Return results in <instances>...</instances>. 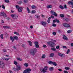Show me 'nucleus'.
Listing matches in <instances>:
<instances>
[{
  "label": "nucleus",
  "mask_w": 73,
  "mask_h": 73,
  "mask_svg": "<svg viewBox=\"0 0 73 73\" xmlns=\"http://www.w3.org/2000/svg\"><path fill=\"white\" fill-rule=\"evenodd\" d=\"M63 25L65 27H67V28L70 27V25L67 23H63Z\"/></svg>",
  "instance_id": "9"
},
{
  "label": "nucleus",
  "mask_w": 73,
  "mask_h": 73,
  "mask_svg": "<svg viewBox=\"0 0 73 73\" xmlns=\"http://www.w3.org/2000/svg\"><path fill=\"white\" fill-rule=\"evenodd\" d=\"M17 60H19V61H23V60H22L21 59H20L19 58L17 57Z\"/></svg>",
  "instance_id": "21"
},
{
  "label": "nucleus",
  "mask_w": 73,
  "mask_h": 73,
  "mask_svg": "<svg viewBox=\"0 0 73 73\" xmlns=\"http://www.w3.org/2000/svg\"><path fill=\"white\" fill-rule=\"evenodd\" d=\"M35 46L36 48H40L39 45H38V44H37V45H36V46Z\"/></svg>",
  "instance_id": "37"
},
{
  "label": "nucleus",
  "mask_w": 73,
  "mask_h": 73,
  "mask_svg": "<svg viewBox=\"0 0 73 73\" xmlns=\"http://www.w3.org/2000/svg\"><path fill=\"white\" fill-rule=\"evenodd\" d=\"M46 57V56L45 55V54H44L42 55L41 58H45Z\"/></svg>",
  "instance_id": "19"
},
{
  "label": "nucleus",
  "mask_w": 73,
  "mask_h": 73,
  "mask_svg": "<svg viewBox=\"0 0 73 73\" xmlns=\"http://www.w3.org/2000/svg\"><path fill=\"white\" fill-rule=\"evenodd\" d=\"M5 60H6V61H8V60H9V58H6L5 59Z\"/></svg>",
  "instance_id": "51"
},
{
  "label": "nucleus",
  "mask_w": 73,
  "mask_h": 73,
  "mask_svg": "<svg viewBox=\"0 0 73 73\" xmlns=\"http://www.w3.org/2000/svg\"><path fill=\"white\" fill-rule=\"evenodd\" d=\"M49 70L50 71H52L53 70V67H50L49 68Z\"/></svg>",
  "instance_id": "25"
},
{
  "label": "nucleus",
  "mask_w": 73,
  "mask_h": 73,
  "mask_svg": "<svg viewBox=\"0 0 73 73\" xmlns=\"http://www.w3.org/2000/svg\"><path fill=\"white\" fill-rule=\"evenodd\" d=\"M48 66H45L44 67V68H42L40 69V71L41 72L43 73H46V72L47 70H48Z\"/></svg>",
  "instance_id": "2"
},
{
  "label": "nucleus",
  "mask_w": 73,
  "mask_h": 73,
  "mask_svg": "<svg viewBox=\"0 0 73 73\" xmlns=\"http://www.w3.org/2000/svg\"><path fill=\"white\" fill-rule=\"evenodd\" d=\"M14 63L15 65H17V62L16 61H14Z\"/></svg>",
  "instance_id": "41"
},
{
  "label": "nucleus",
  "mask_w": 73,
  "mask_h": 73,
  "mask_svg": "<svg viewBox=\"0 0 73 73\" xmlns=\"http://www.w3.org/2000/svg\"><path fill=\"white\" fill-rule=\"evenodd\" d=\"M0 36L2 39H3V38H4L3 37V34L1 35Z\"/></svg>",
  "instance_id": "39"
},
{
  "label": "nucleus",
  "mask_w": 73,
  "mask_h": 73,
  "mask_svg": "<svg viewBox=\"0 0 73 73\" xmlns=\"http://www.w3.org/2000/svg\"><path fill=\"white\" fill-rule=\"evenodd\" d=\"M52 64L53 65H54L55 66H57V64H56V62H54L52 63Z\"/></svg>",
  "instance_id": "32"
},
{
  "label": "nucleus",
  "mask_w": 73,
  "mask_h": 73,
  "mask_svg": "<svg viewBox=\"0 0 73 73\" xmlns=\"http://www.w3.org/2000/svg\"><path fill=\"white\" fill-rule=\"evenodd\" d=\"M65 69H66V70H69L70 68H69L68 67H66L65 68Z\"/></svg>",
  "instance_id": "43"
},
{
  "label": "nucleus",
  "mask_w": 73,
  "mask_h": 73,
  "mask_svg": "<svg viewBox=\"0 0 73 73\" xmlns=\"http://www.w3.org/2000/svg\"><path fill=\"white\" fill-rule=\"evenodd\" d=\"M2 8H3V9H5V6L3 5H2Z\"/></svg>",
  "instance_id": "48"
},
{
  "label": "nucleus",
  "mask_w": 73,
  "mask_h": 73,
  "mask_svg": "<svg viewBox=\"0 0 73 73\" xmlns=\"http://www.w3.org/2000/svg\"><path fill=\"white\" fill-rule=\"evenodd\" d=\"M32 13H36V12L35 10H32V12H31Z\"/></svg>",
  "instance_id": "36"
},
{
  "label": "nucleus",
  "mask_w": 73,
  "mask_h": 73,
  "mask_svg": "<svg viewBox=\"0 0 73 73\" xmlns=\"http://www.w3.org/2000/svg\"><path fill=\"white\" fill-rule=\"evenodd\" d=\"M58 56H61L62 57H64V54H62L60 53H58Z\"/></svg>",
  "instance_id": "12"
},
{
  "label": "nucleus",
  "mask_w": 73,
  "mask_h": 73,
  "mask_svg": "<svg viewBox=\"0 0 73 73\" xmlns=\"http://www.w3.org/2000/svg\"><path fill=\"white\" fill-rule=\"evenodd\" d=\"M52 34L54 36H56V33L55 32H53Z\"/></svg>",
  "instance_id": "40"
},
{
  "label": "nucleus",
  "mask_w": 73,
  "mask_h": 73,
  "mask_svg": "<svg viewBox=\"0 0 73 73\" xmlns=\"http://www.w3.org/2000/svg\"><path fill=\"white\" fill-rule=\"evenodd\" d=\"M30 28H31V29H32L33 28V26H31Z\"/></svg>",
  "instance_id": "62"
},
{
  "label": "nucleus",
  "mask_w": 73,
  "mask_h": 73,
  "mask_svg": "<svg viewBox=\"0 0 73 73\" xmlns=\"http://www.w3.org/2000/svg\"><path fill=\"white\" fill-rule=\"evenodd\" d=\"M53 56H54V54H53V53H52L51 54H50V57H53Z\"/></svg>",
  "instance_id": "28"
},
{
  "label": "nucleus",
  "mask_w": 73,
  "mask_h": 73,
  "mask_svg": "<svg viewBox=\"0 0 73 73\" xmlns=\"http://www.w3.org/2000/svg\"><path fill=\"white\" fill-rule=\"evenodd\" d=\"M63 48H67V47H66V46H63Z\"/></svg>",
  "instance_id": "58"
},
{
  "label": "nucleus",
  "mask_w": 73,
  "mask_h": 73,
  "mask_svg": "<svg viewBox=\"0 0 73 73\" xmlns=\"http://www.w3.org/2000/svg\"><path fill=\"white\" fill-rule=\"evenodd\" d=\"M47 44L50 46L51 47H53V45H54L55 44L52 42V41H50L49 42H47Z\"/></svg>",
  "instance_id": "3"
},
{
  "label": "nucleus",
  "mask_w": 73,
  "mask_h": 73,
  "mask_svg": "<svg viewBox=\"0 0 73 73\" xmlns=\"http://www.w3.org/2000/svg\"><path fill=\"white\" fill-rule=\"evenodd\" d=\"M22 9H23V8L20 7L18 9L19 12H22Z\"/></svg>",
  "instance_id": "13"
},
{
  "label": "nucleus",
  "mask_w": 73,
  "mask_h": 73,
  "mask_svg": "<svg viewBox=\"0 0 73 73\" xmlns=\"http://www.w3.org/2000/svg\"><path fill=\"white\" fill-rule=\"evenodd\" d=\"M58 70H59L60 72H61V71H62V70L61 69H58Z\"/></svg>",
  "instance_id": "56"
},
{
  "label": "nucleus",
  "mask_w": 73,
  "mask_h": 73,
  "mask_svg": "<svg viewBox=\"0 0 73 73\" xmlns=\"http://www.w3.org/2000/svg\"><path fill=\"white\" fill-rule=\"evenodd\" d=\"M51 17L52 19H53V18H54V16H53L51 15Z\"/></svg>",
  "instance_id": "57"
},
{
  "label": "nucleus",
  "mask_w": 73,
  "mask_h": 73,
  "mask_svg": "<svg viewBox=\"0 0 73 73\" xmlns=\"http://www.w3.org/2000/svg\"><path fill=\"white\" fill-rule=\"evenodd\" d=\"M5 3H9V0H5Z\"/></svg>",
  "instance_id": "44"
},
{
  "label": "nucleus",
  "mask_w": 73,
  "mask_h": 73,
  "mask_svg": "<svg viewBox=\"0 0 73 73\" xmlns=\"http://www.w3.org/2000/svg\"><path fill=\"white\" fill-rule=\"evenodd\" d=\"M70 50L69 49H68L67 52H66L67 54H68L70 52Z\"/></svg>",
  "instance_id": "38"
},
{
  "label": "nucleus",
  "mask_w": 73,
  "mask_h": 73,
  "mask_svg": "<svg viewBox=\"0 0 73 73\" xmlns=\"http://www.w3.org/2000/svg\"><path fill=\"white\" fill-rule=\"evenodd\" d=\"M5 59V58L4 57H3L2 58H1V60H4Z\"/></svg>",
  "instance_id": "46"
},
{
  "label": "nucleus",
  "mask_w": 73,
  "mask_h": 73,
  "mask_svg": "<svg viewBox=\"0 0 73 73\" xmlns=\"http://www.w3.org/2000/svg\"><path fill=\"white\" fill-rule=\"evenodd\" d=\"M41 23L42 25H43V26H44V25H45L46 24V23L45 22H42Z\"/></svg>",
  "instance_id": "15"
},
{
  "label": "nucleus",
  "mask_w": 73,
  "mask_h": 73,
  "mask_svg": "<svg viewBox=\"0 0 73 73\" xmlns=\"http://www.w3.org/2000/svg\"><path fill=\"white\" fill-rule=\"evenodd\" d=\"M59 7H60L61 9H64V7L62 5H60L59 6Z\"/></svg>",
  "instance_id": "34"
},
{
  "label": "nucleus",
  "mask_w": 73,
  "mask_h": 73,
  "mask_svg": "<svg viewBox=\"0 0 73 73\" xmlns=\"http://www.w3.org/2000/svg\"><path fill=\"white\" fill-rule=\"evenodd\" d=\"M48 63L50 64H53V62L51 61H49Z\"/></svg>",
  "instance_id": "42"
},
{
  "label": "nucleus",
  "mask_w": 73,
  "mask_h": 73,
  "mask_svg": "<svg viewBox=\"0 0 73 73\" xmlns=\"http://www.w3.org/2000/svg\"><path fill=\"white\" fill-rule=\"evenodd\" d=\"M28 2V0H24V2L25 3H27Z\"/></svg>",
  "instance_id": "29"
},
{
  "label": "nucleus",
  "mask_w": 73,
  "mask_h": 73,
  "mask_svg": "<svg viewBox=\"0 0 73 73\" xmlns=\"http://www.w3.org/2000/svg\"><path fill=\"white\" fill-rule=\"evenodd\" d=\"M18 3L19 4H22V1H19V2H18Z\"/></svg>",
  "instance_id": "33"
},
{
  "label": "nucleus",
  "mask_w": 73,
  "mask_h": 73,
  "mask_svg": "<svg viewBox=\"0 0 73 73\" xmlns=\"http://www.w3.org/2000/svg\"><path fill=\"white\" fill-rule=\"evenodd\" d=\"M27 9L29 13H31V11L29 9V8L28 7H27Z\"/></svg>",
  "instance_id": "20"
},
{
  "label": "nucleus",
  "mask_w": 73,
  "mask_h": 73,
  "mask_svg": "<svg viewBox=\"0 0 73 73\" xmlns=\"http://www.w3.org/2000/svg\"><path fill=\"white\" fill-rule=\"evenodd\" d=\"M51 15H54L55 16H56V17H57V13L56 12H54L52 11H51Z\"/></svg>",
  "instance_id": "6"
},
{
  "label": "nucleus",
  "mask_w": 73,
  "mask_h": 73,
  "mask_svg": "<svg viewBox=\"0 0 73 73\" xmlns=\"http://www.w3.org/2000/svg\"><path fill=\"white\" fill-rule=\"evenodd\" d=\"M53 27H56V24H53L52 25Z\"/></svg>",
  "instance_id": "54"
},
{
  "label": "nucleus",
  "mask_w": 73,
  "mask_h": 73,
  "mask_svg": "<svg viewBox=\"0 0 73 73\" xmlns=\"http://www.w3.org/2000/svg\"><path fill=\"white\" fill-rule=\"evenodd\" d=\"M47 22L48 24L50 23V21H49V20H47Z\"/></svg>",
  "instance_id": "60"
},
{
  "label": "nucleus",
  "mask_w": 73,
  "mask_h": 73,
  "mask_svg": "<svg viewBox=\"0 0 73 73\" xmlns=\"http://www.w3.org/2000/svg\"><path fill=\"white\" fill-rule=\"evenodd\" d=\"M10 39L11 40L12 42H13L14 41V38L12 36H11L10 38Z\"/></svg>",
  "instance_id": "17"
},
{
  "label": "nucleus",
  "mask_w": 73,
  "mask_h": 73,
  "mask_svg": "<svg viewBox=\"0 0 73 73\" xmlns=\"http://www.w3.org/2000/svg\"><path fill=\"white\" fill-rule=\"evenodd\" d=\"M51 50H52L53 51H56V49L54 48H51Z\"/></svg>",
  "instance_id": "35"
},
{
  "label": "nucleus",
  "mask_w": 73,
  "mask_h": 73,
  "mask_svg": "<svg viewBox=\"0 0 73 73\" xmlns=\"http://www.w3.org/2000/svg\"><path fill=\"white\" fill-rule=\"evenodd\" d=\"M64 7L65 8H66V5H65L64 6Z\"/></svg>",
  "instance_id": "59"
},
{
  "label": "nucleus",
  "mask_w": 73,
  "mask_h": 73,
  "mask_svg": "<svg viewBox=\"0 0 73 73\" xmlns=\"http://www.w3.org/2000/svg\"><path fill=\"white\" fill-rule=\"evenodd\" d=\"M28 42H29V45L32 46V42L31 41H28Z\"/></svg>",
  "instance_id": "27"
},
{
  "label": "nucleus",
  "mask_w": 73,
  "mask_h": 73,
  "mask_svg": "<svg viewBox=\"0 0 73 73\" xmlns=\"http://www.w3.org/2000/svg\"><path fill=\"white\" fill-rule=\"evenodd\" d=\"M32 70L30 68H28L26 70H25L23 72L24 73H31L29 72H31Z\"/></svg>",
  "instance_id": "4"
},
{
  "label": "nucleus",
  "mask_w": 73,
  "mask_h": 73,
  "mask_svg": "<svg viewBox=\"0 0 73 73\" xmlns=\"http://www.w3.org/2000/svg\"><path fill=\"white\" fill-rule=\"evenodd\" d=\"M13 38H14V39H15V40H18V37L16 36H14Z\"/></svg>",
  "instance_id": "16"
},
{
  "label": "nucleus",
  "mask_w": 73,
  "mask_h": 73,
  "mask_svg": "<svg viewBox=\"0 0 73 73\" xmlns=\"http://www.w3.org/2000/svg\"><path fill=\"white\" fill-rule=\"evenodd\" d=\"M4 64L3 62L1 61L0 62V67L1 68H4Z\"/></svg>",
  "instance_id": "8"
},
{
  "label": "nucleus",
  "mask_w": 73,
  "mask_h": 73,
  "mask_svg": "<svg viewBox=\"0 0 73 73\" xmlns=\"http://www.w3.org/2000/svg\"><path fill=\"white\" fill-rule=\"evenodd\" d=\"M50 17L48 18V20L50 21Z\"/></svg>",
  "instance_id": "64"
},
{
  "label": "nucleus",
  "mask_w": 73,
  "mask_h": 73,
  "mask_svg": "<svg viewBox=\"0 0 73 73\" xmlns=\"http://www.w3.org/2000/svg\"><path fill=\"white\" fill-rule=\"evenodd\" d=\"M68 4L71 5V7L73 8V2L72 1H69L68 2Z\"/></svg>",
  "instance_id": "10"
},
{
  "label": "nucleus",
  "mask_w": 73,
  "mask_h": 73,
  "mask_svg": "<svg viewBox=\"0 0 73 73\" xmlns=\"http://www.w3.org/2000/svg\"><path fill=\"white\" fill-rule=\"evenodd\" d=\"M35 17L36 18V19H40V15L38 14L36 15L35 16Z\"/></svg>",
  "instance_id": "11"
},
{
  "label": "nucleus",
  "mask_w": 73,
  "mask_h": 73,
  "mask_svg": "<svg viewBox=\"0 0 73 73\" xmlns=\"http://www.w3.org/2000/svg\"><path fill=\"white\" fill-rule=\"evenodd\" d=\"M43 48H46V46L45 45H43Z\"/></svg>",
  "instance_id": "55"
},
{
  "label": "nucleus",
  "mask_w": 73,
  "mask_h": 73,
  "mask_svg": "<svg viewBox=\"0 0 73 73\" xmlns=\"http://www.w3.org/2000/svg\"><path fill=\"white\" fill-rule=\"evenodd\" d=\"M32 9H35V8H36V7L34 5H33L32 6Z\"/></svg>",
  "instance_id": "31"
},
{
  "label": "nucleus",
  "mask_w": 73,
  "mask_h": 73,
  "mask_svg": "<svg viewBox=\"0 0 73 73\" xmlns=\"http://www.w3.org/2000/svg\"><path fill=\"white\" fill-rule=\"evenodd\" d=\"M64 72L65 73H68V72H67V71H64Z\"/></svg>",
  "instance_id": "61"
},
{
  "label": "nucleus",
  "mask_w": 73,
  "mask_h": 73,
  "mask_svg": "<svg viewBox=\"0 0 73 73\" xmlns=\"http://www.w3.org/2000/svg\"><path fill=\"white\" fill-rule=\"evenodd\" d=\"M3 28H4L7 29V26H3Z\"/></svg>",
  "instance_id": "63"
},
{
  "label": "nucleus",
  "mask_w": 73,
  "mask_h": 73,
  "mask_svg": "<svg viewBox=\"0 0 73 73\" xmlns=\"http://www.w3.org/2000/svg\"><path fill=\"white\" fill-rule=\"evenodd\" d=\"M59 48L60 46H57L56 47V48L57 49H59Z\"/></svg>",
  "instance_id": "50"
},
{
  "label": "nucleus",
  "mask_w": 73,
  "mask_h": 73,
  "mask_svg": "<svg viewBox=\"0 0 73 73\" xmlns=\"http://www.w3.org/2000/svg\"><path fill=\"white\" fill-rule=\"evenodd\" d=\"M60 17H64L65 16H64V15L63 14H61L60 15Z\"/></svg>",
  "instance_id": "26"
},
{
  "label": "nucleus",
  "mask_w": 73,
  "mask_h": 73,
  "mask_svg": "<svg viewBox=\"0 0 73 73\" xmlns=\"http://www.w3.org/2000/svg\"><path fill=\"white\" fill-rule=\"evenodd\" d=\"M68 33H72V30H68L67 31Z\"/></svg>",
  "instance_id": "24"
},
{
  "label": "nucleus",
  "mask_w": 73,
  "mask_h": 73,
  "mask_svg": "<svg viewBox=\"0 0 73 73\" xmlns=\"http://www.w3.org/2000/svg\"><path fill=\"white\" fill-rule=\"evenodd\" d=\"M56 22L58 23H60V21H59V20L56 19Z\"/></svg>",
  "instance_id": "53"
},
{
  "label": "nucleus",
  "mask_w": 73,
  "mask_h": 73,
  "mask_svg": "<svg viewBox=\"0 0 73 73\" xmlns=\"http://www.w3.org/2000/svg\"><path fill=\"white\" fill-rule=\"evenodd\" d=\"M11 16L14 19H16L18 17V16L16 14H12L11 15Z\"/></svg>",
  "instance_id": "5"
},
{
  "label": "nucleus",
  "mask_w": 73,
  "mask_h": 73,
  "mask_svg": "<svg viewBox=\"0 0 73 73\" xmlns=\"http://www.w3.org/2000/svg\"><path fill=\"white\" fill-rule=\"evenodd\" d=\"M52 6L51 5H48L47 6V8H52Z\"/></svg>",
  "instance_id": "14"
},
{
  "label": "nucleus",
  "mask_w": 73,
  "mask_h": 73,
  "mask_svg": "<svg viewBox=\"0 0 73 73\" xmlns=\"http://www.w3.org/2000/svg\"><path fill=\"white\" fill-rule=\"evenodd\" d=\"M37 52V49L36 48H33L31 50L30 53L31 56H35Z\"/></svg>",
  "instance_id": "1"
},
{
  "label": "nucleus",
  "mask_w": 73,
  "mask_h": 73,
  "mask_svg": "<svg viewBox=\"0 0 73 73\" xmlns=\"http://www.w3.org/2000/svg\"><path fill=\"white\" fill-rule=\"evenodd\" d=\"M24 65L26 67H28V63H25L24 64Z\"/></svg>",
  "instance_id": "23"
},
{
  "label": "nucleus",
  "mask_w": 73,
  "mask_h": 73,
  "mask_svg": "<svg viewBox=\"0 0 73 73\" xmlns=\"http://www.w3.org/2000/svg\"><path fill=\"white\" fill-rule=\"evenodd\" d=\"M38 42H35V46L38 45Z\"/></svg>",
  "instance_id": "45"
},
{
  "label": "nucleus",
  "mask_w": 73,
  "mask_h": 73,
  "mask_svg": "<svg viewBox=\"0 0 73 73\" xmlns=\"http://www.w3.org/2000/svg\"><path fill=\"white\" fill-rule=\"evenodd\" d=\"M16 8H17L18 9H19V8H20V7H19V6L17 5L16 6Z\"/></svg>",
  "instance_id": "47"
},
{
  "label": "nucleus",
  "mask_w": 73,
  "mask_h": 73,
  "mask_svg": "<svg viewBox=\"0 0 73 73\" xmlns=\"http://www.w3.org/2000/svg\"><path fill=\"white\" fill-rule=\"evenodd\" d=\"M20 70V67H18L17 68V70Z\"/></svg>",
  "instance_id": "30"
},
{
  "label": "nucleus",
  "mask_w": 73,
  "mask_h": 73,
  "mask_svg": "<svg viewBox=\"0 0 73 73\" xmlns=\"http://www.w3.org/2000/svg\"><path fill=\"white\" fill-rule=\"evenodd\" d=\"M63 20H65L66 21H69V19H68V18H66L65 19H63Z\"/></svg>",
  "instance_id": "22"
},
{
  "label": "nucleus",
  "mask_w": 73,
  "mask_h": 73,
  "mask_svg": "<svg viewBox=\"0 0 73 73\" xmlns=\"http://www.w3.org/2000/svg\"><path fill=\"white\" fill-rule=\"evenodd\" d=\"M11 28L10 26H6V29H9Z\"/></svg>",
  "instance_id": "49"
},
{
  "label": "nucleus",
  "mask_w": 73,
  "mask_h": 73,
  "mask_svg": "<svg viewBox=\"0 0 73 73\" xmlns=\"http://www.w3.org/2000/svg\"><path fill=\"white\" fill-rule=\"evenodd\" d=\"M22 46L23 47V48H24V47H25V44H22Z\"/></svg>",
  "instance_id": "52"
},
{
  "label": "nucleus",
  "mask_w": 73,
  "mask_h": 73,
  "mask_svg": "<svg viewBox=\"0 0 73 73\" xmlns=\"http://www.w3.org/2000/svg\"><path fill=\"white\" fill-rule=\"evenodd\" d=\"M1 16H3L4 17H7V15H6V14L4 12H2L1 13Z\"/></svg>",
  "instance_id": "7"
},
{
  "label": "nucleus",
  "mask_w": 73,
  "mask_h": 73,
  "mask_svg": "<svg viewBox=\"0 0 73 73\" xmlns=\"http://www.w3.org/2000/svg\"><path fill=\"white\" fill-rule=\"evenodd\" d=\"M63 39H64V40H68V38H67L66 36H65V35H64Z\"/></svg>",
  "instance_id": "18"
}]
</instances>
